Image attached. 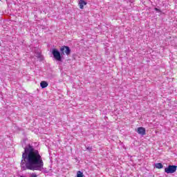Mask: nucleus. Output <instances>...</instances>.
Wrapping results in <instances>:
<instances>
[{
  "instance_id": "9",
  "label": "nucleus",
  "mask_w": 177,
  "mask_h": 177,
  "mask_svg": "<svg viewBox=\"0 0 177 177\" xmlns=\"http://www.w3.org/2000/svg\"><path fill=\"white\" fill-rule=\"evenodd\" d=\"M29 177H38V175H37V173H32Z\"/></svg>"
},
{
  "instance_id": "2",
  "label": "nucleus",
  "mask_w": 177,
  "mask_h": 177,
  "mask_svg": "<svg viewBox=\"0 0 177 177\" xmlns=\"http://www.w3.org/2000/svg\"><path fill=\"white\" fill-rule=\"evenodd\" d=\"M70 53H71V49L67 46H62L59 48V50L56 48H53L52 50V55L57 62H62V57L64 56V55L68 56L70 55Z\"/></svg>"
},
{
  "instance_id": "8",
  "label": "nucleus",
  "mask_w": 177,
  "mask_h": 177,
  "mask_svg": "<svg viewBox=\"0 0 177 177\" xmlns=\"http://www.w3.org/2000/svg\"><path fill=\"white\" fill-rule=\"evenodd\" d=\"M77 177H84V173H82L81 171H78L77 172Z\"/></svg>"
},
{
  "instance_id": "12",
  "label": "nucleus",
  "mask_w": 177,
  "mask_h": 177,
  "mask_svg": "<svg viewBox=\"0 0 177 177\" xmlns=\"http://www.w3.org/2000/svg\"><path fill=\"white\" fill-rule=\"evenodd\" d=\"M37 57H41V54H37Z\"/></svg>"
},
{
  "instance_id": "1",
  "label": "nucleus",
  "mask_w": 177,
  "mask_h": 177,
  "mask_svg": "<svg viewBox=\"0 0 177 177\" xmlns=\"http://www.w3.org/2000/svg\"><path fill=\"white\" fill-rule=\"evenodd\" d=\"M24 151L22 153V159L21 160V171H43L44 160L39 154L38 150L35 149L33 146L30 145L24 147Z\"/></svg>"
},
{
  "instance_id": "7",
  "label": "nucleus",
  "mask_w": 177,
  "mask_h": 177,
  "mask_svg": "<svg viewBox=\"0 0 177 177\" xmlns=\"http://www.w3.org/2000/svg\"><path fill=\"white\" fill-rule=\"evenodd\" d=\"M155 167L158 169H162L164 167V166L162 165V163H156L155 164Z\"/></svg>"
},
{
  "instance_id": "6",
  "label": "nucleus",
  "mask_w": 177,
  "mask_h": 177,
  "mask_svg": "<svg viewBox=\"0 0 177 177\" xmlns=\"http://www.w3.org/2000/svg\"><path fill=\"white\" fill-rule=\"evenodd\" d=\"M40 86L41 88H42L43 89L46 88L48 86V82H46V81H42L40 83Z\"/></svg>"
},
{
  "instance_id": "4",
  "label": "nucleus",
  "mask_w": 177,
  "mask_h": 177,
  "mask_svg": "<svg viewBox=\"0 0 177 177\" xmlns=\"http://www.w3.org/2000/svg\"><path fill=\"white\" fill-rule=\"evenodd\" d=\"M136 132L141 135L142 136H145L146 135V129L145 127H138L136 130Z\"/></svg>"
},
{
  "instance_id": "11",
  "label": "nucleus",
  "mask_w": 177,
  "mask_h": 177,
  "mask_svg": "<svg viewBox=\"0 0 177 177\" xmlns=\"http://www.w3.org/2000/svg\"><path fill=\"white\" fill-rule=\"evenodd\" d=\"M154 10L156 11V12H161V10L157 8H155Z\"/></svg>"
},
{
  "instance_id": "10",
  "label": "nucleus",
  "mask_w": 177,
  "mask_h": 177,
  "mask_svg": "<svg viewBox=\"0 0 177 177\" xmlns=\"http://www.w3.org/2000/svg\"><path fill=\"white\" fill-rule=\"evenodd\" d=\"M86 150H88V151H92V147H86Z\"/></svg>"
},
{
  "instance_id": "3",
  "label": "nucleus",
  "mask_w": 177,
  "mask_h": 177,
  "mask_svg": "<svg viewBox=\"0 0 177 177\" xmlns=\"http://www.w3.org/2000/svg\"><path fill=\"white\" fill-rule=\"evenodd\" d=\"M176 169H177L176 165H169L165 169V172L166 174H174V172H176Z\"/></svg>"
},
{
  "instance_id": "5",
  "label": "nucleus",
  "mask_w": 177,
  "mask_h": 177,
  "mask_svg": "<svg viewBox=\"0 0 177 177\" xmlns=\"http://www.w3.org/2000/svg\"><path fill=\"white\" fill-rule=\"evenodd\" d=\"M86 5V2L84 0H80L79 1V6L81 9H84V6Z\"/></svg>"
}]
</instances>
